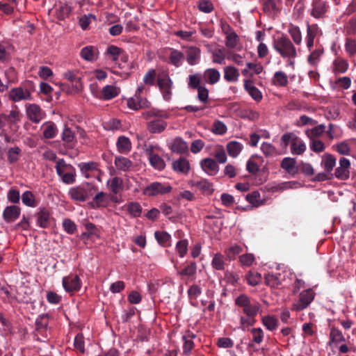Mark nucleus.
I'll use <instances>...</instances> for the list:
<instances>
[{
  "instance_id": "nucleus-35",
  "label": "nucleus",
  "mask_w": 356,
  "mask_h": 356,
  "mask_svg": "<svg viewBox=\"0 0 356 356\" xmlns=\"http://www.w3.org/2000/svg\"><path fill=\"white\" fill-rule=\"evenodd\" d=\"M108 185L111 192L115 195L120 193L123 191L124 185L122 179L118 177H115L108 181Z\"/></svg>"
},
{
  "instance_id": "nucleus-15",
  "label": "nucleus",
  "mask_w": 356,
  "mask_h": 356,
  "mask_svg": "<svg viewBox=\"0 0 356 356\" xmlns=\"http://www.w3.org/2000/svg\"><path fill=\"white\" fill-rule=\"evenodd\" d=\"M127 104L129 108L135 111L148 108L150 105L149 102L145 97H138L135 95L128 99Z\"/></svg>"
},
{
  "instance_id": "nucleus-45",
  "label": "nucleus",
  "mask_w": 356,
  "mask_h": 356,
  "mask_svg": "<svg viewBox=\"0 0 356 356\" xmlns=\"http://www.w3.org/2000/svg\"><path fill=\"white\" fill-rule=\"evenodd\" d=\"M117 147L120 153H127L131 148L130 140L125 136H120L117 141Z\"/></svg>"
},
{
  "instance_id": "nucleus-33",
  "label": "nucleus",
  "mask_w": 356,
  "mask_h": 356,
  "mask_svg": "<svg viewBox=\"0 0 356 356\" xmlns=\"http://www.w3.org/2000/svg\"><path fill=\"white\" fill-rule=\"evenodd\" d=\"M43 136L46 139H51L54 138L57 133L58 129L56 124L53 122H47L43 124Z\"/></svg>"
},
{
  "instance_id": "nucleus-48",
  "label": "nucleus",
  "mask_w": 356,
  "mask_h": 356,
  "mask_svg": "<svg viewBox=\"0 0 356 356\" xmlns=\"http://www.w3.org/2000/svg\"><path fill=\"white\" fill-rule=\"evenodd\" d=\"M154 236L156 241L161 245L163 247H168L170 245L171 236L168 232L156 231L154 233Z\"/></svg>"
},
{
  "instance_id": "nucleus-36",
  "label": "nucleus",
  "mask_w": 356,
  "mask_h": 356,
  "mask_svg": "<svg viewBox=\"0 0 356 356\" xmlns=\"http://www.w3.org/2000/svg\"><path fill=\"white\" fill-rule=\"evenodd\" d=\"M22 203L29 207H36L39 204V201L35 199V195L31 191H26L22 195Z\"/></svg>"
},
{
  "instance_id": "nucleus-38",
  "label": "nucleus",
  "mask_w": 356,
  "mask_h": 356,
  "mask_svg": "<svg viewBox=\"0 0 356 356\" xmlns=\"http://www.w3.org/2000/svg\"><path fill=\"white\" fill-rule=\"evenodd\" d=\"M321 165L327 172L332 173V171L336 165L335 157L330 154H324Z\"/></svg>"
},
{
  "instance_id": "nucleus-29",
  "label": "nucleus",
  "mask_w": 356,
  "mask_h": 356,
  "mask_svg": "<svg viewBox=\"0 0 356 356\" xmlns=\"http://www.w3.org/2000/svg\"><path fill=\"white\" fill-rule=\"evenodd\" d=\"M244 87L253 99L257 102H260L261 100L262 94L261 91L253 85L251 81L245 80Z\"/></svg>"
},
{
  "instance_id": "nucleus-6",
  "label": "nucleus",
  "mask_w": 356,
  "mask_h": 356,
  "mask_svg": "<svg viewBox=\"0 0 356 356\" xmlns=\"http://www.w3.org/2000/svg\"><path fill=\"white\" fill-rule=\"evenodd\" d=\"M20 120V113L17 110H12L9 114H0V131L4 132V128L8 125L11 127Z\"/></svg>"
},
{
  "instance_id": "nucleus-21",
  "label": "nucleus",
  "mask_w": 356,
  "mask_h": 356,
  "mask_svg": "<svg viewBox=\"0 0 356 356\" xmlns=\"http://www.w3.org/2000/svg\"><path fill=\"white\" fill-rule=\"evenodd\" d=\"M167 127V122L162 119L156 118L147 122V129L152 134H160Z\"/></svg>"
},
{
  "instance_id": "nucleus-59",
  "label": "nucleus",
  "mask_w": 356,
  "mask_h": 356,
  "mask_svg": "<svg viewBox=\"0 0 356 356\" xmlns=\"http://www.w3.org/2000/svg\"><path fill=\"white\" fill-rule=\"evenodd\" d=\"M246 280L250 286H254L261 282V276L258 273L250 271L246 275Z\"/></svg>"
},
{
  "instance_id": "nucleus-28",
  "label": "nucleus",
  "mask_w": 356,
  "mask_h": 356,
  "mask_svg": "<svg viewBox=\"0 0 356 356\" xmlns=\"http://www.w3.org/2000/svg\"><path fill=\"white\" fill-rule=\"evenodd\" d=\"M98 50L93 46H86L81 49V57L87 61H93L97 58Z\"/></svg>"
},
{
  "instance_id": "nucleus-20",
  "label": "nucleus",
  "mask_w": 356,
  "mask_h": 356,
  "mask_svg": "<svg viewBox=\"0 0 356 356\" xmlns=\"http://www.w3.org/2000/svg\"><path fill=\"white\" fill-rule=\"evenodd\" d=\"M168 49L170 51L168 63L176 67H179L184 60V54L174 48L168 47Z\"/></svg>"
},
{
  "instance_id": "nucleus-47",
  "label": "nucleus",
  "mask_w": 356,
  "mask_h": 356,
  "mask_svg": "<svg viewBox=\"0 0 356 356\" xmlns=\"http://www.w3.org/2000/svg\"><path fill=\"white\" fill-rule=\"evenodd\" d=\"M243 252V248L238 245H231L229 248L225 250V253L227 259L229 261L235 260L237 255Z\"/></svg>"
},
{
  "instance_id": "nucleus-19",
  "label": "nucleus",
  "mask_w": 356,
  "mask_h": 356,
  "mask_svg": "<svg viewBox=\"0 0 356 356\" xmlns=\"http://www.w3.org/2000/svg\"><path fill=\"white\" fill-rule=\"evenodd\" d=\"M21 209L19 207L13 205L7 207L3 212L4 220L8 223L14 222L20 215Z\"/></svg>"
},
{
  "instance_id": "nucleus-42",
  "label": "nucleus",
  "mask_w": 356,
  "mask_h": 356,
  "mask_svg": "<svg viewBox=\"0 0 356 356\" xmlns=\"http://www.w3.org/2000/svg\"><path fill=\"white\" fill-rule=\"evenodd\" d=\"M348 63L345 59L338 57L333 62V72L337 73H345L348 68Z\"/></svg>"
},
{
  "instance_id": "nucleus-16",
  "label": "nucleus",
  "mask_w": 356,
  "mask_h": 356,
  "mask_svg": "<svg viewBox=\"0 0 356 356\" xmlns=\"http://www.w3.org/2000/svg\"><path fill=\"white\" fill-rule=\"evenodd\" d=\"M64 289H80L81 287V280L79 275L70 274L63 279Z\"/></svg>"
},
{
  "instance_id": "nucleus-40",
  "label": "nucleus",
  "mask_w": 356,
  "mask_h": 356,
  "mask_svg": "<svg viewBox=\"0 0 356 356\" xmlns=\"http://www.w3.org/2000/svg\"><path fill=\"white\" fill-rule=\"evenodd\" d=\"M114 163L118 170L122 171H127L133 166L132 161L123 156L115 157Z\"/></svg>"
},
{
  "instance_id": "nucleus-30",
  "label": "nucleus",
  "mask_w": 356,
  "mask_h": 356,
  "mask_svg": "<svg viewBox=\"0 0 356 356\" xmlns=\"http://www.w3.org/2000/svg\"><path fill=\"white\" fill-rule=\"evenodd\" d=\"M238 70L234 66L224 67V79L228 82H236L239 77Z\"/></svg>"
},
{
  "instance_id": "nucleus-49",
  "label": "nucleus",
  "mask_w": 356,
  "mask_h": 356,
  "mask_svg": "<svg viewBox=\"0 0 356 356\" xmlns=\"http://www.w3.org/2000/svg\"><path fill=\"white\" fill-rule=\"evenodd\" d=\"M306 149V145L298 137L293 142L291 147V153L293 154H302Z\"/></svg>"
},
{
  "instance_id": "nucleus-54",
  "label": "nucleus",
  "mask_w": 356,
  "mask_h": 356,
  "mask_svg": "<svg viewBox=\"0 0 356 356\" xmlns=\"http://www.w3.org/2000/svg\"><path fill=\"white\" fill-rule=\"evenodd\" d=\"M262 323L269 330H274L277 327L278 321L273 316H266L262 318Z\"/></svg>"
},
{
  "instance_id": "nucleus-8",
  "label": "nucleus",
  "mask_w": 356,
  "mask_h": 356,
  "mask_svg": "<svg viewBox=\"0 0 356 356\" xmlns=\"http://www.w3.org/2000/svg\"><path fill=\"white\" fill-rule=\"evenodd\" d=\"M8 97L14 102L32 99L31 92L28 89H25L22 87L12 88L9 92Z\"/></svg>"
},
{
  "instance_id": "nucleus-11",
  "label": "nucleus",
  "mask_w": 356,
  "mask_h": 356,
  "mask_svg": "<svg viewBox=\"0 0 356 356\" xmlns=\"http://www.w3.org/2000/svg\"><path fill=\"white\" fill-rule=\"evenodd\" d=\"M322 35V31L318 24H312L307 25L306 44L309 51L312 50L314 46V39Z\"/></svg>"
},
{
  "instance_id": "nucleus-27",
  "label": "nucleus",
  "mask_w": 356,
  "mask_h": 356,
  "mask_svg": "<svg viewBox=\"0 0 356 356\" xmlns=\"http://www.w3.org/2000/svg\"><path fill=\"white\" fill-rule=\"evenodd\" d=\"M288 33L290 35L292 42L294 44L298 46L302 44V32L298 26L290 24L288 26Z\"/></svg>"
},
{
  "instance_id": "nucleus-46",
  "label": "nucleus",
  "mask_w": 356,
  "mask_h": 356,
  "mask_svg": "<svg viewBox=\"0 0 356 356\" xmlns=\"http://www.w3.org/2000/svg\"><path fill=\"white\" fill-rule=\"evenodd\" d=\"M129 214L134 218L140 217L142 213V207L137 202H131L124 205Z\"/></svg>"
},
{
  "instance_id": "nucleus-63",
  "label": "nucleus",
  "mask_w": 356,
  "mask_h": 356,
  "mask_svg": "<svg viewBox=\"0 0 356 356\" xmlns=\"http://www.w3.org/2000/svg\"><path fill=\"white\" fill-rule=\"evenodd\" d=\"M122 124L120 120L116 118L110 119L108 122H106L104 124V127L107 130H118L121 128Z\"/></svg>"
},
{
  "instance_id": "nucleus-18",
  "label": "nucleus",
  "mask_w": 356,
  "mask_h": 356,
  "mask_svg": "<svg viewBox=\"0 0 356 356\" xmlns=\"http://www.w3.org/2000/svg\"><path fill=\"white\" fill-rule=\"evenodd\" d=\"M186 60L190 65L197 64L200 60L201 50L199 47L190 46L186 51Z\"/></svg>"
},
{
  "instance_id": "nucleus-9",
  "label": "nucleus",
  "mask_w": 356,
  "mask_h": 356,
  "mask_svg": "<svg viewBox=\"0 0 356 356\" xmlns=\"http://www.w3.org/2000/svg\"><path fill=\"white\" fill-rule=\"evenodd\" d=\"M26 114L29 120L33 123H39L45 117L44 112L39 105L35 104L26 105Z\"/></svg>"
},
{
  "instance_id": "nucleus-13",
  "label": "nucleus",
  "mask_w": 356,
  "mask_h": 356,
  "mask_svg": "<svg viewBox=\"0 0 356 356\" xmlns=\"http://www.w3.org/2000/svg\"><path fill=\"white\" fill-rule=\"evenodd\" d=\"M109 195L101 191L95 195L90 205L92 209L106 208L109 205Z\"/></svg>"
},
{
  "instance_id": "nucleus-39",
  "label": "nucleus",
  "mask_w": 356,
  "mask_h": 356,
  "mask_svg": "<svg viewBox=\"0 0 356 356\" xmlns=\"http://www.w3.org/2000/svg\"><path fill=\"white\" fill-rule=\"evenodd\" d=\"M226 49L220 48L211 51V59L214 63L223 65L225 63Z\"/></svg>"
},
{
  "instance_id": "nucleus-26",
  "label": "nucleus",
  "mask_w": 356,
  "mask_h": 356,
  "mask_svg": "<svg viewBox=\"0 0 356 356\" xmlns=\"http://www.w3.org/2000/svg\"><path fill=\"white\" fill-rule=\"evenodd\" d=\"M227 257L222 254L221 253H216L214 254L213 259L211 260V267L216 270H224L225 269V266H227L226 261Z\"/></svg>"
},
{
  "instance_id": "nucleus-22",
  "label": "nucleus",
  "mask_w": 356,
  "mask_h": 356,
  "mask_svg": "<svg viewBox=\"0 0 356 356\" xmlns=\"http://www.w3.org/2000/svg\"><path fill=\"white\" fill-rule=\"evenodd\" d=\"M296 160L294 158L285 157L280 163V167L287 173L294 176L298 172V168L296 166Z\"/></svg>"
},
{
  "instance_id": "nucleus-14",
  "label": "nucleus",
  "mask_w": 356,
  "mask_h": 356,
  "mask_svg": "<svg viewBox=\"0 0 356 356\" xmlns=\"http://www.w3.org/2000/svg\"><path fill=\"white\" fill-rule=\"evenodd\" d=\"M202 169L210 176L216 175L219 171V166L216 161L211 158H206L200 161Z\"/></svg>"
},
{
  "instance_id": "nucleus-12",
  "label": "nucleus",
  "mask_w": 356,
  "mask_h": 356,
  "mask_svg": "<svg viewBox=\"0 0 356 356\" xmlns=\"http://www.w3.org/2000/svg\"><path fill=\"white\" fill-rule=\"evenodd\" d=\"M314 298L313 291H302L299 295V300L293 304V307L297 311L305 309Z\"/></svg>"
},
{
  "instance_id": "nucleus-17",
  "label": "nucleus",
  "mask_w": 356,
  "mask_h": 356,
  "mask_svg": "<svg viewBox=\"0 0 356 356\" xmlns=\"http://www.w3.org/2000/svg\"><path fill=\"white\" fill-rule=\"evenodd\" d=\"M99 163L94 161H90L88 163H80L78 166L80 168L81 173L84 175V177L87 179L90 178L92 175L90 172H98L101 173V170L99 169Z\"/></svg>"
},
{
  "instance_id": "nucleus-55",
  "label": "nucleus",
  "mask_w": 356,
  "mask_h": 356,
  "mask_svg": "<svg viewBox=\"0 0 356 356\" xmlns=\"http://www.w3.org/2000/svg\"><path fill=\"white\" fill-rule=\"evenodd\" d=\"M239 262L243 267H250L254 263L255 257L253 254L246 253L239 257Z\"/></svg>"
},
{
  "instance_id": "nucleus-62",
  "label": "nucleus",
  "mask_w": 356,
  "mask_h": 356,
  "mask_svg": "<svg viewBox=\"0 0 356 356\" xmlns=\"http://www.w3.org/2000/svg\"><path fill=\"white\" fill-rule=\"evenodd\" d=\"M345 49L350 56L356 54V40L352 38H346L345 43Z\"/></svg>"
},
{
  "instance_id": "nucleus-60",
  "label": "nucleus",
  "mask_w": 356,
  "mask_h": 356,
  "mask_svg": "<svg viewBox=\"0 0 356 356\" xmlns=\"http://www.w3.org/2000/svg\"><path fill=\"white\" fill-rule=\"evenodd\" d=\"M212 131L217 135H223L227 132V127L222 122L216 120L212 126Z\"/></svg>"
},
{
  "instance_id": "nucleus-24",
  "label": "nucleus",
  "mask_w": 356,
  "mask_h": 356,
  "mask_svg": "<svg viewBox=\"0 0 356 356\" xmlns=\"http://www.w3.org/2000/svg\"><path fill=\"white\" fill-rule=\"evenodd\" d=\"M172 168L177 172L187 174L190 170V164L186 158L180 157L172 163Z\"/></svg>"
},
{
  "instance_id": "nucleus-1",
  "label": "nucleus",
  "mask_w": 356,
  "mask_h": 356,
  "mask_svg": "<svg viewBox=\"0 0 356 356\" xmlns=\"http://www.w3.org/2000/svg\"><path fill=\"white\" fill-rule=\"evenodd\" d=\"M273 48L289 65H294V59L298 56L297 49L291 40L282 35L273 40Z\"/></svg>"
},
{
  "instance_id": "nucleus-51",
  "label": "nucleus",
  "mask_w": 356,
  "mask_h": 356,
  "mask_svg": "<svg viewBox=\"0 0 356 356\" xmlns=\"http://www.w3.org/2000/svg\"><path fill=\"white\" fill-rule=\"evenodd\" d=\"M21 149L19 147H10L7 152L8 161L10 163H15L19 161L21 154Z\"/></svg>"
},
{
  "instance_id": "nucleus-56",
  "label": "nucleus",
  "mask_w": 356,
  "mask_h": 356,
  "mask_svg": "<svg viewBox=\"0 0 356 356\" xmlns=\"http://www.w3.org/2000/svg\"><path fill=\"white\" fill-rule=\"evenodd\" d=\"M156 72L154 69H149L143 77V83L145 85L152 86L155 84Z\"/></svg>"
},
{
  "instance_id": "nucleus-7",
  "label": "nucleus",
  "mask_w": 356,
  "mask_h": 356,
  "mask_svg": "<svg viewBox=\"0 0 356 356\" xmlns=\"http://www.w3.org/2000/svg\"><path fill=\"white\" fill-rule=\"evenodd\" d=\"M312 7L310 15L316 19L323 18L329 8L325 0H312Z\"/></svg>"
},
{
  "instance_id": "nucleus-61",
  "label": "nucleus",
  "mask_w": 356,
  "mask_h": 356,
  "mask_svg": "<svg viewBox=\"0 0 356 356\" xmlns=\"http://www.w3.org/2000/svg\"><path fill=\"white\" fill-rule=\"evenodd\" d=\"M238 42V37L235 32H232L226 36L225 45L227 47L233 49L236 47Z\"/></svg>"
},
{
  "instance_id": "nucleus-52",
  "label": "nucleus",
  "mask_w": 356,
  "mask_h": 356,
  "mask_svg": "<svg viewBox=\"0 0 356 356\" xmlns=\"http://www.w3.org/2000/svg\"><path fill=\"white\" fill-rule=\"evenodd\" d=\"M264 10L269 15H275L279 12V8L275 0H266L264 3Z\"/></svg>"
},
{
  "instance_id": "nucleus-2",
  "label": "nucleus",
  "mask_w": 356,
  "mask_h": 356,
  "mask_svg": "<svg viewBox=\"0 0 356 356\" xmlns=\"http://www.w3.org/2000/svg\"><path fill=\"white\" fill-rule=\"evenodd\" d=\"M97 190V187L95 185L85 182L80 186L71 188L68 195L74 201L83 202L93 196Z\"/></svg>"
},
{
  "instance_id": "nucleus-53",
  "label": "nucleus",
  "mask_w": 356,
  "mask_h": 356,
  "mask_svg": "<svg viewBox=\"0 0 356 356\" xmlns=\"http://www.w3.org/2000/svg\"><path fill=\"white\" fill-rule=\"evenodd\" d=\"M72 12V8L67 4H61L57 10L56 15L59 20H63L68 17Z\"/></svg>"
},
{
  "instance_id": "nucleus-37",
  "label": "nucleus",
  "mask_w": 356,
  "mask_h": 356,
  "mask_svg": "<svg viewBox=\"0 0 356 356\" xmlns=\"http://www.w3.org/2000/svg\"><path fill=\"white\" fill-rule=\"evenodd\" d=\"M74 168L71 164H68L63 159H59L56 161L55 169L57 175L61 177L63 174L67 173Z\"/></svg>"
},
{
  "instance_id": "nucleus-43",
  "label": "nucleus",
  "mask_w": 356,
  "mask_h": 356,
  "mask_svg": "<svg viewBox=\"0 0 356 356\" xmlns=\"http://www.w3.org/2000/svg\"><path fill=\"white\" fill-rule=\"evenodd\" d=\"M243 145L237 141H231L227 145V151L232 157H236L243 149Z\"/></svg>"
},
{
  "instance_id": "nucleus-44",
  "label": "nucleus",
  "mask_w": 356,
  "mask_h": 356,
  "mask_svg": "<svg viewBox=\"0 0 356 356\" xmlns=\"http://www.w3.org/2000/svg\"><path fill=\"white\" fill-rule=\"evenodd\" d=\"M118 95L117 88L111 85L104 86L102 90L101 98L104 100H109L117 97Z\"/></svg>"
},
{
  "instance_id": "nucleus-31",
  "label": "nucleus",
  "mask_w": 356,
  "mask_h": 356,
  "mask_svg": "<svg viewBox=\"0 0 356 356\" xmlns=\"http://www.w3.org/2000/svg\"><path fill=\"white\" fill-rule=\"evenodd\" d=\"M271 81L273 85L279 87H286L289 83L286 74L282 71L275 72Z\"/></svg>"
},
{
  "instance_id": "nucleus-4",
  "label": "nucleus",
  "mask_w": 356,
  "mask_h": 356,
  "mask_svg": "<svg viewBox=\"0 0 356 356\" xmlns=\"http://www.w3.org/2000/svg\"><path fill=\"white\" fill-rule=\"evenodd\" d=\"M157 86L165 100L169 101L172 97V81L167 72L159 74L156 79Z\"/></svg>"
},
{
  "instance_id": "nucleus-10",
  "label": "nucleus",
  "mask_w": 356,
  "mask_h": 356,
  "mask_svg": "<svg viewBox=\"0 0 356 356\" xmlns=\"http://www.w3.org/2000/svg\"><path fill=\"white\" fill-rule=\"evenodd\" d=\"M350 162L348 159L341 157L339 159V166L335 169L334 176L340 180H347L350 177L349 168Z\"/></svg>"
},
{
  "instance_id": "nucleus-3",
  "label": "nucleus",
  "mask_w": 356,
  "mask_h": 356,
  "mask_svg": "<svg viewBox=\"0 0 356 356\" xmlns=\"http://www.w3.org/2000/svg\"><path fill=\"white\" fill-rule=\"evenodd\" d=\"M172 190V187L168 183L154 181L144 188L143 194L148 197H155L169 193Z\"/></svg>"
},
{
  "instance_id": "nucleus-50",
  "label": "nucleus",
  "mask_w": 356,
  "mask_h": 356,
  "mask_svg": "<svg viewBox=\"0 0 356 356\" xmlns=\"http://www.w3.org/2000/svg\"><path fill=\"white\" fill-rule=\"evenodd\" d=\"M330 341L329 342V345L331 344V343H339V342L345 341V337L342 334L341 332L335 327H332L331 329L330 333Z\"/></svg>"
},
{
  "instance_id": "nucleus-64",
  "label": "nucleus",
  "mask_w": 356,
  "mask_h": 356,
  "mask_svg": "<svg viewBox=\"0 0 356 356\" xmlns=\"http://www.w3.org/2000/svg\"><path fill=\"white\" fill-rule=\"evenodd\" d=\"M188 242L186 239L179 241L176 244V250L179 257H184L188 251Z\"/></svg>"
},
{
  "instance_id": "nucleus-23",
  "label": "nucleus",
  "mask_w": 356,
  "mask_h": 356,
  "mask_svg": "<svg viewBox=\"0 0 356 356\" xmlns=\"http://www.w3.org/2000/svg\"><path fill=\"white\" fill-rule=\"evenodd\" d=\"M8 298L15 299L19 302L29 303L31 298L26 291H4Z\"/></svg>"
},
{
  "instance_id": "nucleus-32",
  "label": "nucleus",
  "mask_w": 356,
  "mask_h": 356,
  "mask_svg": "<svg viewBox=\"0 0 356 356\" xmlns=\"http://www.w3.org/2000/svg\"><path fill=\"white\" fill-rule=\"evenodd\" d=\"M205 81L211 85L216 83L220 77L219 71L215 68H209L205 70L204 73Z\"/></svg>"
},
{
  "instance_id": "nucleus-58",
  "label": "nucleus",
  "mask_w": 356,
  "mask_h": 356,
  "mask_svg": "<svg viewBox=\"0 0 356 356\" xmlns=\"http://www.w3.org/2000/svg\"><path fill=\"white\" fill-rule=\"evenodd\" d=\"M323 53V49H316L308 56L307 62L312 65H315L319 60V58Z\"/></svg>"
},
{
  "instance_id": "nucleus-34",
  "label": "nucleus",
  "mask_w": 356,
  "mask_h": 356,
  "mask_svg": "<svg viewBox=\"0 0 356 356\" xmlns=\"http://www.w3.org/2000/svg\"><path fill=\"white\" fill-rule=\"evenodd\" d=\"M193 184L204 194L210 195L213 191V184L206 179L194 181Z\"/></svg>"
},
{
  "instance_id": "nucleus-5",
  "label": "nucleus",
  "mask_w": 356,
  "mask_h": 356,
  "mask_svg": "<svg viewBox=\"0 0 356 356\" xmlns=\"http://www.w3.org/2000/svg\"><path fill=\"white\" fill-rule=\"evenodd\" d=\"M36 220V225L40 228L47 229L50 227L51 217L50 211L46 207H39L34 214Z\"/></svg>"
},
{
  "instance_id": "nucleus-57",
  "label": "nucleus",
  "mask_w": 356,
  "mask_h": 356,
  "mask_svg": "<svg viewBox=\"0 0 356 356\" xmlns=\"http://www.w3.org/2000/svg\"><path fill=\"white\" fill-rule=\"evenodd\" d=\"M76 170L74 167L60 177L61 181L66 184H72L76 181Z\"/></svg>"
},
{
  "instance_id": "nucleus-25",
  "label": "nucleus",
  "mask_w": 356,
  "mask_h": 356,
  "mask_svg": "<svg viewBox=\"0 0 356 356\" xmlns=\"http://www.w3.org/2000/svg\"><path fill=\"white\" fill-rule=\"evenodd\" d=\"M146 152L148 155L150 164L155 169L161 170L165 168V163L161 156L154 154L152 149H150L149 148H147Z\"/></svg>"
},
{
  "instance_id": "nucleus-41",
  "label": "nucleus",
  "mask_w": 356,
  "mask_h": 356,
  "mask_svg": "<svg viewBox=\"0 0 356 356\" xmlns=\"http://www.w3.org/2000/svg\"><path fill=\"white\" fill-rule=\"evenodd\" d=\"M170 149L173 152L181 154L187 151L188 145L187 143L181 138H176L173 140L170 146Z\"/></svg>"
}]
</instances>
